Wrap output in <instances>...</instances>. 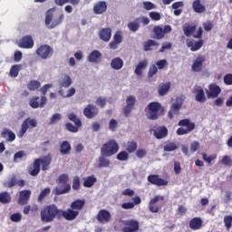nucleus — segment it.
<instances>
[{
  "instance_id": "obj_59",
  "label": "nucleus",
  "mask_w": 232,
  "mask_h": 232,
  "mask_svg": "<svg viewBox=\"0 0 232 232\" xmlns=\"http://www.w3.org/2000/svg\"><path fill=\"white\" fill-rule=\"evenodd\" d=\"M23 157H26V153L24 150L16 152L14 155V162H17V160H19V159H23Z\"/></svg>"
},
{
  "instance_id": "obj_13",
  "label": "nucleus",
  "mask_w": 232,
  "mask_h": 232,
  "mask_svg": "<svg viewBox=\"0 0 232 232\" xmlns=\"http://www.w3.org/2000/svg\"><path fill=\"white\" fill-rule=\"evenodd\" d=\"M97 220L100 221L101 224H108V222L111 220V214L106 209H102L97 215Z\"/></svg>"
},
{
  "instance_id": "obj_63",
  "label": "nucleus",
  "mask_w": 232,
  "mask_h": 232,
  "mask_svg": "<svg viewBox=\"0 0 232 232\" xmlns=\"http://www.w3.org/2000/svg\"><path fill=\"white\" fill-rule=\"evenodd\" d=\"M199 148H200V143H198V141L192 142L190 145L191 153H195V151H197V150H198Z\"/></svg>"
},
{
  "instance_id": "obj_1",
  "label": "nucleus",
  "mask_w": 232,
  "mask_h": 232,
  "mask_svg": "<svg viewBox=\"0 0 232 232\" xmlns=\"http://www.w3.org/2000/svg\"><path fill=\"white\" fill-rule=\"evenodd\" d=\"M59 215V209L55 205H50L41 210L42 222H53L55 217Z\"/></svg>"
},
{
  "instance_id": "obj_17",
  "label": "nucleus",
  "mask_w": 232,
  "mask_h": 232,
  "mask_svg": "<svg viewBox=\"0 0 232 232\" xmlns=\"http://www.w3.org/2000/svg\"><path fill=\"white\" fill-rule=\"evenodd\" d=\"M193 93L195 94L196 101L198 102H206V94L204 93V89L200 86H195L193 90Z\"/></svg>"
},
{
  "instance_id": "obj_57",
  "label": "nucleus",
  "mask_w": 232,
  "mask_h": 232,
  "mask_svg": "<svg viewBox=\"0 0 232 232\" xmlns=\"http://www.w3.org/2000/svg\"><path fill=\"white\" fill-rule=\"evenodd\" d=\"M117 126H119V122H117L115 119H111L109 122V130H111V131H115Z\"/></svg>"
},
{
  "instance_id": "obj_15",
  "label": "nucleus",
  "mask_w": 232,
  "mask_h": 232,
  "mask_svg": "<svg viewBox=\"0 0 232 232\" xmlns=\"http://www.w3.org/2000/svg\"><path fill=\"white\" fill-rule=\"evenodd\" d=\"M121 43H122V31H117L113 36V42H111L109 46L111 50H117Z\"/></svg>"
},
{
  "instance_id": "obj_55",
  "label": "nucleus",
  "mask_w": 232,
  "mask_h": 232,
  "mask_svg": "<svg viewBox=\"0 0 232 232\" xmlns=\"http://www.w3.org/2000/svg\"><path fill=\"white\" fill-rule=\"evenodd\" d=\"M15 183H16L15 177H12L9 180L4 182V186L5 188H14Z\"/></svg>"
},
{
  "instance_id": "obj_14",
  "label": "nucleus",
  "mask_w": 232,
  "mask_h": 232,
  "mask_svg": "<svg viewBox=\"0 0 232 232\" xmlns=\"http://www.w3.org/2000/svg\"><path fill=\"white\" fill-rule=\"evenodd\" d=\"M221 89L218 85L211 83L209 85V90L207 91V95L208 99H217L220 95Z\"/></svg>"
},
{
  "instance_id": "obj_43",
  "label": "nucleus",
  "mask_w": 232,
  "mask_h": 232,
  "mask_svg": "<svg viewBox=\"0 0 232 232\" xmlns=\"http://www.w3.org/2000/svg\"><path fill=\"white\" fill-rule=\"evenodd\" d=\"M20 71H21V65L19 64L13 65L10 69L11 77H17V75H19Z\"/></svg>"
},
{
  "instance_id": "obj_12",
  "label": "nucleus",
  "mask_w": 232,
  "mask_h": 232,
  "mask_svg": "<svg viewBox=\"0 0 232 232\" xmlns=\"http://www.w3.org/2000/svg\"><path fill=\"white\" fill-rule=\"evenodd\" d=\"M160 200H164V197L156 196L152 199H150L149 203V209L151 213H159L160 207L158 203L160 202Z\"/></svg>"
},
{
  "instance_id": "obj_62",
  "label": "nucleus",
  "mask_w": 232,
  "mask_h": 232,
  "mask_svg": "<svg viewBox=\"0 0 232 232\" xmlns=\"http://www.w3.org/2000/svg\"><path fill=\"white\" fill-rule=\"evenodd\" d=\"M128 157H129V155H128V152H126V151H121L117 155L118 160H121V161L126 160L128 159Z\"/></svg>"
},
{
  "instance_id": "obj_11",
  "label": "nucleus",
  "mask_w": 232,
  "mask_h": 232,
  "mask_svg": "<svg viewBox=\"0 0 232 232\" xmlns=\"http://www.w3.org/2000/svg\"><path fill=\"white\" fill-rule=\"evenodd\" d=\"M124 227L122 228L123 232H137L139 231V222L135 220H125L123 221Z\"/></svg>"
},
{
  "instance_id": "obj_37",
  "label": "nucleus",
  "mask_w": 232,
  "mask_h": 232,
  "mask_svg": "<svg viewBox=\"0 0 232 232\" xmlns=\"http://www.w3.org/2000/svg\"><path fill=\"white\" fill-rule=\"evenodd\" d=\"M189 227L190 229H200L202 227V220L198 218H194L190 222H189Z\"/></svg>"
},
{
  "instance_id": "obj_34",
  "label": "nucleus",
  "mask_w": 232,
  "mask_h": 232,
  "mask_svg": "<svg viewBox=\"0 0 232 232\" xmlns=\"http://www.w3.org/2000/svg\"><path fill=\"white\" fill-rule=\"evenodd\" d=\"M97 182V178L95 176H88L83 178V186L84 188H92L93 184Z\"/></svg>"
},
{
  "instance_id": "obj_32",
  "label": "nucleus",
  "mask_w": 232,
  "mask_h": 232,
  "mask_svg": "<svg viewBox=\"0 0 232 232\" xmlns=\"http://www.w3.org/2000/svg\"><path fill=\"white\" fill-rule=\"evenodd\" d=\"M154 136L156 139H164L168 136V129L166 127H160L154 130Z\"/></svg>"
},
{
  "instance_id": "obj_10",
  "label": "nucleus",
  "mask_w": 232,
  "mask_h": 232,
  "mask_svg": "<svg viewBox=\"0 0 232 232\" xmlns=\"http://www.w3.org/2000/svg\"><path fill=\"white\" fill-rule=\"evenodd\" d=\"M137 102V99L133 95H130L126 99V105L123 108V113L125 117H130V114L131 113V111L133 110V106H135V102Z\"/></svg>"
},
{
  "instance_id": "obj_64",
  "label": "nucleus",
  "mask_w": 232,
  "mask_h": 232,
  "mask_svg": "<svg viewBox=\"0 0 232 232\" xmlns=\"http://www.w3.org/2000/svg\"><path fill=\"white\" fill-rule=\"evenodd\" d=\"M224 82H225V84H227L228 86H231V84H232V74L225 75Z\"/></svg>"
},
{
  "instance_id": "obj_28",
  "label": "nucleus",
  "mask_w": 232,
  "mask_h": 232,
  "mask_svg": "<svg viewBox=\"0 0 232 232\" xmlns=\"http://www.w3.org/2000/svg\"><path fill=\"white\" fill-rule=\"evenodd\" d=\"M3 139H5L7 142H14L15 140V133L12 131L10 129H4L2 131Z\"/></svg>"
},
{
  "instance_id": "obj_46",
  "label": "nucleus",
  "mask_w": 232,
  "mask_h": 232,
  "mask_svg": "<svg viewBox=\"0 0 232 232\" xmlns=\"http://www.w3.org/2000/svg\"><path fill=\"white\" fill-rule=\"evenodd\" d=\"M140 24H139V20L130 22L128 24V28L129 30H130V32H137V30H139L140 28Z\"/></svg>"
},
{
  "instance_id": "obj_22",
  "label": "nucleus",
  "mask_w": 232,
  "mask_h": 232,
  "mask_svg": "<svg viewBox=\"0 0 232 232\" xmlns=\"http://www.w3.org/2000/svg\"><path fill=\"white\" fill-rule=\"evenodd\" d=\"M102 59V53L99 52L98 50H93L89 55H88V61L89 63H93L94 64H98V63Z\"/></svg>"
},
{
  "instance_id": "obj_16",
  "label": "nucleus",
  "mask_w": 232,
  "mask_h": 232,
  "mask_svg": "<svg viewBox=\"0 0 232 232\" xmlns=\"http://www.w3.org/2000/svg\"><path fill=\"white\" fill-rule=\"evenodd\" d=\"M20 48L30 49L34 48V38L31 35L24 36L18 44Z\"/></svg>"
},
{
  "instance_id": "obj_47",
  "label": "nucleus",
  "mask_w": 232,
  "mask_h": 232,
  "mask_svg": "<svg viewBox=\"0 0 232 232\" xmlns=\"http://www.w3.org/2000/svg\"><path fill=\"white\" fill-rule=\"evenodd\" d=\"M159 44L156 41L154 40H149L144 43V50L145 52H150L151 50V46H157Z\"/></svg>"
},
{
  "instance_id": "obj_7",
  "label": "nucleus",
  "mask_w": 232,
  "mask_h": 232,
  "mask_svg": "<svg viewBox=\"0 0 232 232\" xmlns=\"http://www.w3.org/2000/svg\"><path fill=\"white\" fill-rule=\"evenodd\" d=\"M36 55H38V57H40L41 59L46 61V59H50V57L53 55V48H52L48 44L41 45L36 49Z\"/></svg>"
},
{
  "instance_id": "obj_49",
  "label": "nucleus",
  "mask_w": 232,
  "mask_h": 232,
  "mask_svg": "<svg viewBox=\"0 0 232 232\" xmlns=\"http://www.w3.org/2000/svg\"><path fill=\"white\" fill-rule=\"evenodd\" d=\"M99 162V168H108L110 166V160L102 156L100 157Z\"/></svg>"
},
{
  "instance_id": "obj_52",
  "label": "nucleus",
  "mask_w": 232,
  "mask_h": 232,
  "mask_svg": "<svg viewBox=\"0 0 232 232\" xmlns=\"http://www.w3.org/2000/svg\"><path fill=\"white\" fill-rule=\"evenodd\" d=\"M224 224L227 229L229 231L232 226V216H225L224 217Z\"/></svg>"
},
{
  "instance_id": "obj_48",
  "label": "nucleus",
  "mask_w": 232,
  "mask_h": 232,
  "mask_svg": "<svg viewBox=\"0 0 232 232\" xmlns=\"http://www.w3.org/2000/svg\"><path fill=\"white\" fill-rule=\"evenodd\" d=\"M68 119L69 121H72V122H74V124L78 127H81L82 126V122H81V120H79V118H77V116L73 113H70L68 115Z\"/></svg>"
},
{
  "instance_id": "obj_33",
  "label": "nucleus",
  "mask_w": 232,
  "mask_h": 232,
  "mask_svg": "<svg viewBox=\"0 0 232 232\" xmlns=\"http://www.w3.org/2000/svg\"><path fill=\"white\" fill-rule=\"evenodd\" d=\"M85 201L84 199H76L71 204V208L74 211H81L84 208Z\"/></svg>"
},
{
  "instance_id": "obj_23",
  "label": "nucleus",
  "mask_w": 232,
  "mask_h": 232,
  "mask_svg": "<svg viewBox=\"0 0 232 232\" xmlns=\"http://www.w3.org/2000/svg\"><path fill=\"white\" fill-rule=\"evenodd\" d=\"M63 217L65 220H75L79 217V211L73 210V208H69L63 212Z\"/></svg>"
},
{
  "instance_id": "obj_18",
  "label": "nucleus",
  "mask_w": 232,
  "mask_h": 232,
  "mask_svg": "<svg viewBox=\"0 0 232 232\" xmlns=\"http://www.w3.org/2000/svg\"><path fill=\"white\" fill-rule=\"evenodd\" d=\"M148 180L154 186H168V180L160 179L159 175H150Z\"/></svg>"
},
{
  "instance_id": "obj_24",
  "label": "nucleus",
  "mask_w": 232,
  "mask_h": 232,
  "mask_svg": "<svg viewBox=\"0 0 232 232\" xmlns=\"http://www.w3.org/2000/svg\"><path fill=\"white\" fill-rule=\"evenodd\" d=\"M202 44H204V42L202 40H199L198 42H195L193 40H187V46L188 48H190L191 52H198V50H200L202 48Z\"/></svg>"
},
{
  "instance_id": "obj_25",
  "label": "nucleus",
  "mask_w": 232,
  "mask_h": 232,
  "mask_svg": "<svg viewBox=\"0 0 232 232\" xmlns=\"http://www.w3.org/2000/svg\"><path fill=\"white\" fill-rule=\"evenodd\" d=\"M107 8L108 5H106V2H98L93 6V12L94 14L101 15V14H104V12H106Z\"/></svg>"
},
{
  "instance_id": "obj_2",
  "label": "nucleus",
  "mask_w": 232,
  "mask_h": 232,
  "mask_svg": "<svg viewBox=\"0 0 232 232\" xmlns=\"http://www.w3.org/2000/svg\"><path fill=\"white\" fill-rule=\"evenodd\" d=\"M53 11L54 9H50L45 13V26L49 30H53L64 21V14H60L58 18L53 19Z\"/></svg>"
},
{
  "instance_id": "obj_8",
  "label": "nucleus",
  "mask_w": 232,
  "mask_h": 232,
  "mask_svg": "<svg viewBox=\"0 0 232 232\" xmlns=\"http://www.w3.org/2000/svg\"><path fill=\"white\" fill-rule=\"evenodd\" d=\"M171 25H165L164 27L155 26L153 28L155 37L158 40L164 39V35H166V34H171Z\"/></svg>"
},
{
  "instance_id": "obj_31",
  "label": "nucleus",
  "mask_w": 232,
  "mask_h": 232,
  "mask_svg": "<svg viewBox=\"0 0 232 232\" xmlns=\"http://www.w3.org/2000/svg\"><path fill=\"white\" fill-rule=\"evenodd\" d=\"M39 160H40V166H42V170L46 171L50 164H52V158L50 156H46Z\"/></svg>"
},
{
  "instance_id": "obj_38",
  "label": "nucleus",
  "mask_w": 232,
  "mask_h": 232,
  "mask_svg": "<svg viewBox=\"0 0 232 232\" xmlns=\"http://www.w3.org/2000/svg\"><path fill=\"white\" fill-rule=\"evenodd\" d=\"M12 202V196L10 193L5 191L0 193V203L1 204H10Z\"/></svg>"
},
{
  "instance_id": "obj_30",
  "label": "nucleus",
  "mask_w": 232,
  "mask_h": 232,
  "mask_svg": "<svg viewBox=\"0 0 232 232\" xmlns=\"http://www.w3.org/2000/svg\"><path fill=\"white\" fill-rule=\"evenodd\" d=\"M147 67H148V61L143 60L137 64L134 73L138 76H140L142 75V71L146 70Z\"/></svg>"
},
{
  "instance_id": "obj_53",
  "label": "nucleus",
  "mask_w": 232,
  "mask_h": 232,
  "mask_svg": "<svg viewBox=\"0 0 232 232\" xmlns=\"http://www.w3.org/2000/svg\"><path fill=\"white\" fill-rule=\"evenodd\" d=\"M81 188V179H79V177H74L73 178V181H72V189H74V191H77V189H79Z\"/></svg>"
},
{
  "instance_id": "obj_58",
  "label": "nucleus",
  "mask_w": 232,
  "mask_h": 232,
  "mask_svg": "<svg viewBox=\"0 0 232 232\" xmlns=\"http://www.w3.org/2000/svg\"><path fill=\"white\" fill-rule=\"evenodd\" d=\"M159 72V69L157 68V65L153 64L150 67L148 72V77H153Z\"/></svg>"
},
{
  "instance_id": "obj_50",
  "label": "nucleus",
  "mask_w": 232,
  "mask_h": 232,
  "mask_svg": "<svg viewBox=\"0 0 232 232\" xmlns=\"http://www.w3.org/2000/svg\"><path fill=\"white\" fill-rule=\"evenodd\" d=\"M177 149V144L174 142H169L163 147L164 151H175Z\"/></svg>"
},
{
  "instance_id": "obj_51",
  "label": "nucleus",
  "mask_w": 232,
  "mask_h": 232,
  "mask_svg": "<svg viewBox=\"0 0 232 232\" xmlns=\"http://www.w3.org/2000/svg\"><path fill=\"white\" fill-rule=\"evenodd\" d=\"M50 188H45L44 190H42L38 197V202H43L44 197H48V195H50Z\"/></svg>"
},
{
  "instance_id": "obj_29",
  "label": "nucleus",
  "mask_w": 232,
  "mask_h": 232,
  "mask_svg": "<svg viewBox=\"0 0 232 232\" xmlns=\"http://www.w3.org/2000/svg\"><path fill=\"white\" fill-rule=\"evenodd\" d=\"M39 171H41V160H35L33 167L29 169V173L32 177H36L39 175Z\"/></svg>"
},
{
  "instance_id": "obj_19",
  "label": "nucleus",
  "mask_w": 232,
  "mask_h": 232,
  "mask_svg": "<svg viewBox=\"0 0 232 232\" xmlns=\"http://www.w3.org/2000/svg\"><path fill=\"white\" fill-rule=\"evenodd\" d=\"M99 113V110L95 105L89 104L83 111V114L87 117V119H93L95 115Z\"/></svg>"
},
{
  "instance_id": "obj_45",
  "label": "nucleus",
  "mask_w": 232,
  "mask_h": 232,
  "mask_svg": "<svg viewBox=\"0 0 232 232\" xmlns=\"http://www.w3.org/2000/svg\"><path fill=\"white\" fill-rule=\"evenodd\" d=\"M126 150L127 151H129V153H133V151H135V150H137V142L130 140L128 141L127 145H126Z\"/></svg>"
},
{
  "instance_id": "obj_35",
  "label": "nucleus",
  "mask_w": 232,
  "mask_h": 232,
  "mask_svg": "<svg viewBox=\"0 0 232 232\" xmlns=\"http://www.w3.org/2000/svg\"><path fill=\"white\" fill-rule=\"evenodd\" d=\"M60 86L62 88H70V86H72V78L70 75H63V77L60 80Z\"/></svg>"
},
{
  "instance_id": "obj_60",
  "label": "nucleus",
  "mask_w": 232,
  "mask_h": 232,
  "mask_svg": "<svg viewBox=\"0 0 232 232\" xmlns=\"http://www.w3.org/2000/svg\"><path fill=\"white\" fill-rule=\"evenodd\" d=\"M38 99H39V97H34L30 100L29 104H30L31 108H34V109L39 108V102H37Z\"/></svg>"
},
{
  "instance_id": "obj_20",
  "label": "nucleus",
  "mask_w": 232,
  "mask_h": 232,
  "mask_svg": "<svg viewBox=\"0 0 232 232\" xmlns=\"http://www.w3.org/2000/svg\"><path fill=\"white\" fill-rule=\"evenodd\" d=\"M31 195H32V191L30 190L20 191V196L18 199L20 206H24L25 204H28V200H30Z\"/></svg>"
},
{
  "instance_id": "obj_61",
  "label": "nucleus",
  "mask_w": 232,
  "mask_h": 232,
  "mask_svg": "<svg viewBox=\"0 0 232 232\" xmlns=\"http://www.w3.org/2000/svg\"><path fill=\"white\" fill-rule=\"evenodd\" d=\"M21 218H23V216L21 215V213H14L11 215L12 222H21Z\"/></svg>"
},
{
  "instance_id": "obj_42",
  "label": "nucleus",
  "mask_w": 232,
  "mask_h": 232,
  "mask_svg": "<svg viewBox=\"0 0 232 232\" xmlns=\"http://www.w3.org/2000/svg\"><path fill=\"white\" fill-rule=\"evenodd\" d=\"M40 86H41V82L35 80L31 81L27 85L28 90H30L31 92H35V90H37Z\"/></svg>"
},
{
  "instance_id": "obj_4",
  "label": "nucleus",
  "mask_w": 232,
  "mask_h": 232,
  "mask_svg": "<svg viewBox=\"0 0 232 232\" xmlns=\"http://www.w3.org/2000/svg\"><path fill=\"white\" fill-rule=\"evenodd\" d=\"M117 151H119V144L113 140L105 143L101 150V153L103 157H111V155H115Z\"/></svg>"
},
{
  "instance_id": "obj_39",
  "label": "nucleus",
  "mask_w": 232,
  "mask_h": 232,
  "mask_svg": "<svg viewBox=\"0 0 232 232\" xmlns=\"http://www.w3.org/2000/svg\"><path fill=\"white\" fill-rule=\"evenodd\" d=\"M193 10L197 12V14H202L206 12V7L200 4V0H195L192 4Z\"/></svg>"
},
{
  "instance_id": "obj_54",
  "label": "nucleus",
  "mask_w": 232,
  "mask_h": 232,
  "mask_svg": "<svg viewBox=\"0 0 232 232\" xmlns=\"http://www.w3.org/2000/svg\"><path fill=\"white\" fill-rule=\"evenodd\" d=\"M172 46H173V44L169 42H165L162 44L161 48L160 49V52L162 53L166 52V50H171Z\"/></svg>"
},
{
  "instance_id": "obj_41",
  "label": "nucleus",
  "mask_w": 232,
  "mask_h": 232,
  "mask_svg": "<svg viewBox=\"0 0 232 232\" xmlns=\"http://www.w3.org/2000/svg\"><path fill=\"white\" fill-rule=\"evenodd\" d=\"M170 86H171V83H169V82L160 85L159 88V91H158L160 95H161V96L166 95V93H168V92H169Z\"/></svg>"
},
{
  "instance_id": "obj_40",
  "label": "nucleus",
  "mask_w": 232,
  "mask_h": 232,
  "mask_svg": "<svg viewBox=\"0 0 232 232\" xmlns=\"http://www.w3.org/2000/svg\"><path fill=\"white\" fill-rule=\"evenodd\" d=\"M195 25H185L183 27V32L187 37H191L195 34Z\"/></svg>"
},
{
  "instance_id": "obj_9",
  "label": "nucleus",
  "mask_w": 232,
  "mask_h": 232,
  "mask_svg": "<svg viewBox=\"0 0 232 232\" xmlns=\"http://www.w3.org/2000/svg\"><path fill=\"white\" fill-rule=\"evenodd\" d=\"M183 102L184 101L182 98L176 99V102L171 105L170 110L168 112L169 119H173L174 115H179V111H180Z\"/></svg>"
},
{
  "instance_id": "obj_27",
  "label": "nucleus",
  "mask_w": 232,
  "mask_h": 232,
  "mask_svg": "<svg viewBox=\"0 0 232 232\" xmlns=\"http://www.w3.org/2000/svg\"><path fill=\"white\" fill-rule=\"evenodd\" d=\"M124 66V61L121 57H115L111 61V68L112 70H122Z\"/></svg>"
},
{
  "instance_id": "obj_21",
  "label": "nucleus",
  "mask_w": 232,
  "mask_h": 232,
  "mask_svg": "<svg viewBox=\"0 0 232 232\" xmlns=\"http://www.w3.org/2000/svg\"><path fill=\"white\" fill-rule=\"evenodd\" d=\"M99 37L104 43L110 42V39H111V28H102L99 33Z\"/></svg>"
},
{
  "instance_id": "obj_36",
  "label": "nucleus",
  "mask_w": 232,
  "mask_h": 232,
  "mask_svg": "<svg viewBox=\"0 0 232 232\" xmlns=\"http://www.w3.org/2000/svg\"><path fill=\"white\" fill-rule=\"evenodd\" d=\"M70 151H72V146L70 145V142L63 141L60 146V153L63 155H68Z\"/></svg>"
},
{
  "instance_id": "obj_3",
  "label": "nucleus",
  "mask_w": 232,
  "mask_h": 232,
  "mask_svg": "<svg viewBox=\"0 0 232 232\" xmlns=\"http://www.w3.org/2000/svg\"><path fill=\"white\" fill-rule=\"evenodd\" d=\"M164 111L162 105L157 102H152L149 104L148 119L155 121Z\"/></svg>"
},
{
  "instance_id": "obj_44",
  "label": "nucleus",
  "mask_w": 232,
  "mask_h": 232,
  "mask_svg": "<svg viewBox=\"0 0 232 232\" xmlns=\"http://www.w3.org/2000/svg\"><path fill=\"white\" fill-rule=\"evenodd\" d=\"M26 131H28V121H24L22 123L21 130L18 133V137H20V138L24 137V133H26Z\"/></svg>"
},
{
  "instance_id": "obj_56",
  "label": "nucleus",
  "mask_w": 232,
  "mask_h": 232,
  "mask_svg": "<svg viewBox=\"0 0 232 232\" xmlns=\"http://www.w3.org/2000/svg\"><path fill=\"white\" fill-rule=\"evenodd\" d=\"M168 66V61L160 60L156 62V67L158 70H164V67Z\"/></svg>"
},
{
  "instance_id": "obj_26",
  "label": "nucleus",
  "mask_w": 232,
  "mask_h": 232,
  "mask_svg": "<svg viewBox=\"0 0 232 232\" xmlns=\"http://www.w3.org/2000/svg\"><path fill=\"white\" fill-rule=\"evenodd\" d=\"M204 63V56L197 57L191 66L193 72H202V64Z\"/></svg>"
},
{
  "instance_id": "obj_6",
  "label": "nucleus",
  "mask_w": 232,
  "mask_h": 232,
  "mask_svg": "<svg viewBox=\"0 0 232 232\" xmlns=\"http://www.w3.org/2000/svg\"><path fill=\"white\" fill-rule=\"evenodd\" d=\"M179 126H185V128H179L177 135H188V133L195 130V122H190L188 119L179 121Z\"/></svg>"
},
{
  "instance_id": "obj_5",
  "label": "nucleus",
  "mask_w": 232,
  "mask_h": 232,
  "mask_svg": "<svg viewBox=\"0 0 232 232\" xmlns=\"http://www.w3.org/2000/svg\"><path fill=\"white\" fill-rule=\"evenodd\" d=\"M68 180H69L68 174H62L58 177L57 183L63 184V188L61 189L59 188H56L54 189L55 195H64L65 193H68L70 189H72V187L70 186V184H67Z\"/></svg>"
}]
</instances>
